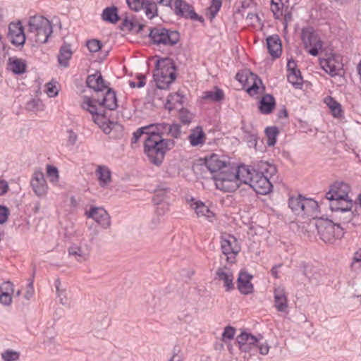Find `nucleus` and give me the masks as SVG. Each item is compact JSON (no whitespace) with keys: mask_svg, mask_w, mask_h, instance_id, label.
<instances>
[{"mask_svg":"<svg viewBox=\"0 0 361 361\" xmlns=\"http://www.w3.org/2000/svg\"><path fill=\"white\" fill-rule=\"evenodd\" d=\"M102 20L111 23H116L118 21L119 17L116 6L107 7L104 9L102 14Z\"/></svg>","mask_w":361,"mask_h":361,"instance_id":"f704fd0d","label":"nucleus"},{"mask_svg":"<svg viewBox=\"0 0 361 361\" xmlns=\"http://www.w3.org/2000/svg\"><path fill=\"white\" fill-rule=\"evenodd\" d=\"M33 294H34L33 281L31 280L27 285V290H26L24 296L27 300H30L33 296Z\"/></svg>","mask_w":361,"mask_h":361,"instance_id":"774afa93","label":"nucleus"},{"mask_svg":"<svg viewBox=\"0 0 361 361\" xmlns=\"http://www.w3.org/2000/svg\"><path fill=\"white\" fill-rule=\"evenodd\" d=\"M221 0H212V4L209 8L211 18H214L221 7Z\"/></svg>","mask_w":361,"mask_h":361,"instance_id":"09e8293b","label":"nucleus"},{"mask_svg":"<svg viewBox=\"0 0 361 361\" xmlns=\"http://www.w3.org/2000/svg\"><path fill=\"white\" fill-rule=\"evenodd\" d=\"M179 118L183 123L188 125L191 122L193 115L188 111L182 109L179 113Z\"/></svg>","mask_w":361,"mask_h":361,"instance_id":"864d4df0","label":"nucleus"},{"mask_svg":"<svg viewBox=\"0 0 361 361\" xmlns=\"http://www.w3.org/2000/svg\"><path fill=\"white\" fill-rule=\"evenodd\" d=\"M302 207V213L301 214H305L307 216H313L317 212L318 209V204L316 201L311 199H306L303 197Z\"/></svg>","mask_w":361,"mask_h":361,"instance_id":"473e14b6","label":"nucleus"},{"mask_svg":"<svg viewBox=\"0 0 361 361\" xmlns=\"http://www.w3.org/2000/svg\"><path fill=\"white\" fill-rule=\"evenodd\" d=\"M235 333V329L230 326H226L222 334L223 341H226V339L231 340L233 338Z\"/></svg>","mask_w":361,"mask_h":361,"instance_id":"4d7b16f0","label":"nucleus"},{"mask_svg":"<svg viewBox=\"0 0 361 361\" xmlns=\"http://www.w3.org/2000/svg\"><path fill=\"white\" fill-rule=\"evenodd\" d=\"M0 302L4 305H10L12 302V298L8 292H2L0 295Z\"/></svg>","mask_w":361,"mask_h":361,"instance_id":"680f3d73","label":"nucleus"},{"mask_svg":"<svg viewBox=\"0 0 361 361\" xmlns=\"http://www.w3.org/2000/svg\"><path fill=\"white\" fill-rule=\"evenodd\" d=\"M256 348L259 349V352L262 355H266L269 353V345L267 341H263V337L259 335V343L256 345Z\"/></svg>","mask_w":361,"mask_h":361,"instance_id":"8fccbe9b","label":"nucleus"},{"mask_svg":"<svg viewBox=\"0 0 361 361\" xmlns=\"http://www.w3.org/2000/svg\"><path fill=\"white\" fill-rule=\"evenodd\" d=\"M99 185L106 187L111 181V173L110 169L105 166H99L96 169Z\"/></svg>","mask_w":361,"mask_h":361,"instance_id":"bb28decb","label":"nucleus"},{"mask_svg":"<svg viewBox=\"0 0 361 361\" xmlns=\"http://www.w3.org/2000/svg\"><path fill=\"white\" fill-rule=\"evenodd\" d=\"M303 197L299 195L296 197H290L288 201V206L296 214H301Z\"/></svg>","mask_w":361,"mask_h":361,"instance_id":"58836bf2","label":"nucleus"},{"mask_svg":"<svg viewBox=\"0 0 361 361\" xmlns=\"http://www.w3.org/2000/svg\"><path fill=\"white\" fill-rule=\"evenodd\" d=\"M88 219H94L102 228L107 229L111 226V218L107 212L102 207H92L85 212Z\"/></svg>","mask_w":361,"mask_h":361,"instance_id":"ddd939ff","label":"nucleus"},{"mask_svg":"<svg viewBox=\"0 0 361 361\" xmlns=\"http://www.w3.org/2000/svg\"><path fill=\"white\" fill-rule=\"evenodd\" d=\"M247 174V166H240L236 168L230 165L214 174L213 179L217 189L231 192L236 190L243 183L245 176Z\"/></svg>","mask_w":361,"mask_h":361,"instance_id":"7ed1b4c3","label":"nucleus"},{"mask_svg":"<svg viewBox=\"0 0 361 361\" xmlns=\"http://www.w3.org/2000/svg\"><path fill=\"white\" fill-rule=\"evenodd\" d=\"M214 279L222 281L226 291H230L234 288L233 272L226 266L217 269Z\"/></svg>","mask_w":361,"mask_h":361,"instance_id":"a211bd4d","label":"nucleus"},{"mask_svg":"<svg viewBox=\"0 0 361 361\" xmlns=\"http://www.w3.org/2000/svg\"><path fill=\"white\" fill-rule=\"evenodd\" d=\"M276 105L275 99L271 94L264 95L259 102V110L264 114H270Z\"/></svg>","mask_w":361,"mask_h":361,"instance_id":"c85d7f7f","label":"nucleus"},{"mask_svg":"<svg viewBox=\"0 0 361 361\" xmlns=\"http://www.w3.org/2000/svg\"><path fill=\"white\" fill-rule=\"evenodd\" d=\"M279 129L275 126L267 127L265 133L267 137V145L274 146L276 142V137L279 135Z\"/></svg>","mask_w":361,"mask_h":361,"instance_id":"ea45409f","label":"nucleus"},{"mask_svg":"<svg viewBox=\"0 0 361 361\" xmlns=\"http://www.w3.org/2000/svg\"><path fill=\"white\" fill-rule=\"evenodd\" d=\"M235 78L241 83L247 85V92L252 96L257 93L259 85L262 84L261 79L257 75L250 71L243 73H238L236 74Z\"/></svg>","mask_w":361,"mask_h":361,"instance_id":"9b49d317","label":"nucleus"},{"mask_svg":"<svg viewBox=\"0 0 361 361\" xmlns=\"http://www.w3.org/2000/svg\"><path fill=\"white\" fill-rule=\"evenodd\" d=\"M259 336L258 337L247 332H242L237 336V342L241 351L250 352L256 349V345L259 343Z\"/></svg>","mask_w":361,"mask_h":361,"instance_id":"f3484780","label":"nucleus"},{"mask_svg":"<svg viewBox=\"0 0 361 361\" xmlns=\"http://www.w3.org/2000/svg\"><path fill=\"white\" fill-rule=\"evenodd\" d=\"M99 106L100 107L104 106L109 110L116 109L118 106L116 92L111 88H108L102 99H99Z\"/></svg>","mask_w":361,"mask_h":361,"instance_id":"a878e982","label":"nucleus"},{"mask_svg":"<svg viewBox=\"0 0 361 361\" xmlns=\"http://www.w3.org/2000/svg\"><path fill=\"white\" fill-rule=\"evenodd\" d=\"M332 211L350 212L353 202L350 198L342 200L331 201L329 204Z\"/></svg>","mask_w":361,"mask_h":361,"instance_id":"7c9ffc66","label":"nucleus"},{"mask_svg":"<svg viewBox=\"0 0 361 361\" xmlns=\"http://www.w3.org/2000/svg\"><path fill=\"white\" fill-rule=\"evenodd\" d=\"M164 192L162 190L157 191L153 197V201L157 205L156 212L159 215L164 214L169 209V204L164 202Z\"/></svg>","mask_w":361,"mask_h":361,"instance_id":"cd10ccee","label":"nucleus"},{"mask_svg":"<svg viewBox=\"0 0 361 361\" xmlns=\"http://www.w3.org/2000/svg\"><path fill=\"white\" fill-rule=\"evenodd\" d=\"M148 131V128L147 126L140 128L133 133V136L132 138V143H136L140 137L142 135H145V138L147 137V133Z\"/></svg>","mask_w":361,"mask_h":361,"instance_id":"5fc2aeb1","label":"nucleus"},{"mask_svg":"<svg viewBox=\"0 0 361 361\" xmlns=\"http://www.w3.org/2000/svg\"><path fill=\"white\" fill-rule=\"evenodd\" d=\"M204 133L202 130L194 132L192 131L191 134L189 135V140L192 146H197L200 144H202L204 142Z\"/></svg>","mask_w":361,"mask_h":361,"instance_id":"79ce46f5","label":"nucleus"},{"mask_svg":"<svg viewBox=\"0 0 361 361\" xmlns=\"http://www.w3.org/2000/svg\"><path fill=\"white\" fill-rule=\"evenodd\" d=\"M39 101L38 99H31L26 104V109L29 111H35L38 109Z\"/></svg>","mask_w":361,"mask_h":361,"instance_id":"69168bd1","label":"nucleus"},{"mask_svg":"<svg viewBox=\"0 0 361 361\" xmlns=\"http://www.w3.org/2000/svg\"><path fill=\"white\" fill-rule=\"evenodd\" d=\"M61 282L59 279L55 281V286L56 289L57 296L59 298L60 303L63 305L68 303V298L67 297L66 290L60 288Z\"/></svg>","mask_w":361,"mask_h":361,"instance_id":"c03bdc74","label":"nucleus"},{"mask_svg":"<svg viewBox=\"0 0 361 361\" xmlns=\"http://www.w3.org/2000/svg\"><path fill=\"white\" fill-rule=\"evenodd\" d=\"M69 257L78 262H84L89 259L91 252V246L85 240L74 243L68 249Z\"/></svg>","mask_w":361,"mask_h":361,"instance_id":"9d476101","label":"nucleus"},{"mask_svg":"<svg viewBox=\"0 0 361 361\" xmlns=\"http://www.w3.org/2000/svg\"><path fill=\"white\" fill-rule=\"evenodd\" d=\"M167 123H161L147 126L148 131L145 138V152L151 162L159 165L164 158L166 152L171 149L175 142L171 139H164L161 136L168 132Z\"/></svg>","mask_w":361,"mask_h":361,"instance_id":"f257e3e1","label":"nucleus"},{"mask_svg":"<svg viewBox=\"0 0 361 361\" xmlns=\"http://www.w3.org/2000/svg\"><path fill=\"white\" fill-rule=\"evenodd\" d=\"M287 78L288 82L295 88L300 89L302 87L303 80L300 71H293V72L288 73Z\"/></svg>","mask_w":361,"mask_h":361,"instance_id":"4c0bfd02","label":"nucleus"},{"mask_svg":"<svg viewBox=\"0 0 361 361\" xmlns=\"http://www.w3.org/2000/svg\"><path fill=\"white\" fill-rule=\"evenodd\" d=\"M323 68L326 73H329L331 75L337 74V69L335 66L332 64V61L330 60H326L323 65Z\"/></svg>","mask_w":361,"mask_h":361,"instance_id":"6e6d98bb","label":"nucleus"},{"mask_svg":"<svg viewBox=\"0 0 361 361\" xmlns=\"http://www.w3.org/2000/svg\"><path fill=\"white\" fill-rule=\"evenodd\" d=\"M153 77L159 89L168 88L176 78L173 61L169 58L157 60Z\"/></svg>","mask_w":361,"mask_h":361,"instance_id":"39448f33","label":"nucleus"},{"mask_svg":"<svg viewBox=\"0 0 361 361\" xmlns=\"http://www.w3.org/2000/svg\"><path fill=\"white\" fill-rule=\"evenodd\" d=\"M324 102L329 106L334 117L338 118L341 116V106L337 101L331 97H327L324 99Z\"/></svg>","mask_w":361,"mask_h":361,"instance_id":"c9c22d12","label":"nucleus"},{"mask_svg":"<svg viewBox=\"0 0 361 361\" xmlns=\"http://www.w3.org/2000/svg\"><path fill=\"white\" fill-rule=\"evenodd\" d=\"M94 122L99 126L105 134H109L114 129L121 128V126L117 122L105 121L104 116V119H99L98 121L97 118H94Z\"/></svg>","mask_w":361,"mask_h":361,"instance_id":"72a5a7b5","label":"nucleus"},{"mask_svg":"<svg viewBox=\"0 0 361 361\" xmlns=\"http://www.w3.org/2000/svg\"><path fill=\"white\" fill-rule=\"evenodd\" d=\"M4 361H17L20 358V353L13 350H6L1 353Z\"/></svg>","mask_w":361,"mask_h":361,"instance_id":"a18cd8bd","label":"nucleus"},{"mask_svg":"<svg viewBox=\"0 0 361 361\" xmlns=\"http://www.w3.org/2000/svg\"><path fill=\"white\" fill-rule=\"evenodd\" d=\"M221 249L222 253L226 257V261L233 264L235 257L240 251V247L237 239L232 235L223 233L221 236Z\"/></svg>","mask_w":361,"mask_h":361,"instance_id":"1a4fd4ad","label":"nucleus"},{"mask_svg":"<svg viewBox=\"0 0 361 361\" xmlns=\"http://www.w3.org/2000/svg\"><path fill=\"white\" fill-rule=\"evenodd\" d=\"M86 83L88 87L94 90L95 92H102L107 88L101 73L98 72L88 75Z\"/></svg>","mask_w":361,"mask_h":361,"instance_id":"393cba45","label":"nucleus"},{"mask_svg":"<svg viewBox=\"0 0 361 361\" xmlns=\"http://www.w3.org/2000/svg\"><path fill=\"white\" fill-rule=\"evenodd\" d=\"M73 52L71 46L67 44H63L58 55L59 63L63 67H67L69 65V60L72 56Z\"/></svg>","mask_w":361,"mask_h":361,"instance_id":"c756f323","label":"nucleus"},{"mask_svg":"<svg viewBox=\"0 0 361 361\" xmlns=\"http://www.w3.org/2000/svg\"><path fill=\"white\" fill-rule=\"evenodd\" d=\"M68 133V142L70 145H74L77 141L78 136L73 130L70 129L67 131Z\"/></svg>","mask_w":361,"mask_h":361,"instance_id":"338daca9","label":"nucleus"},{"mask_svg":"<svg viewBox=\"0 0 361 361\" xmlns=\"http://www.w3.org/2000/svg\"><path fill=\"white\" fill-rule=\"evenodd\" d=\"M267 49L269 54L274 58H279L282 53L281 42L277 35L267 38Z\"/></svg>","mask_w":361,"mask_h":361,"instance_id":"5701e85b","label":"nucleus"},{"mask_svg":"<svg viewBox=\"0 0 361 361\" xmlns=\"http://www.w3.org/2000/svg\"><path fill=\"white\" fill-rule=\"evenodd\" d=\"M123 25L127 30L136 33H139L145 27V25L142 24H140L137 22H133L127 19L123 21Z\"/></svg>","mask_w":361,"mask_h":361,"instance_id":"37998d69","label":"nucleus"},{"mask_svg":"<svg viewBox=\"0 0 361 361\" xmlns=\"http://www.w3.org/2000/svg\"><path fill=\"white\" fill-rule=\"evenodd\" d=\"M315 226L321 239L326 243H331L336 239H341L344 235V228L331 221L318 220Z\"/></svg>","mask_w":361,"mask_h":361,"instance_id":"423d86ee","label":"nucleus"},{"mask_svg":"<svg viewBox=\"0 0 361 361\" xmlns=\"http://www.w3.org/2000/svg\"><path fill=\"white\" fill-rule=\"evenodd\" d=\"M126 1L130 9L138 11L142 9L146 0H126Z\"/></svg>","mask_w":361,"mask_h":361,"instance_id":"3c124183","label":"nucleus"},{"mask_svg":"<svg viewBox=\"0 0 361 361\" xmlns=\"http://www.w3.org/2000/svg\"><path fill=\"white\" fill-rule=\"evenodd\" d=\"M9 214V209L6 207L0 205V224L7 221Z\"/></svg>","mask_w":361,"mask_h":361,"instance_id":"e2e57ef3","label":"nucleus"},{"mask_svg":"<svg viewBox=\"0 0 361 361\" xmlns=\"http://www.w3.org/2000/svg\"><path fill=\"white\" fill-rule=\"evenodd\" d=\"M252 277V275L245 271L240 272L237 279V287L242 294L249 295L253 292L254 287L251 283Z\"/></svg>","mask_w":361,"mask_h":361,"instance_id":"4be33fe9","label":"nucleus"},{"mask_svg":"<svg viewBox=\"0 0 361 361\" xmlns=\"http://www.w3.org/2000/svg\"><path fill=\"white\" fill-rule=\"evenodd\" d=\"M247 142L250 147H255L257 142V135L255 133L249 134L247 137Z\"/></svg>","mask_w":361,"mask_h":361,"instance_id":"0e129e2a","label":"nucleus"},{"mask_svg":"<svg viewBox=\"0 0 361 361\" xmlns=\"http://www.w3.org/2000/svg\"><path fill=\"white\" fill-rule=\"evenodd\" d=\"M47 176L49 178V180L51 183H56L59 180V171L57 168L48 165L47 167Z\"/></svg>","mask_w":361,"mask_h":361,"instance_id":"de8ad7c7","label":"nucleus"},{"mask_svg":"<svg viewBox=\"0 0 361 361\" xmlns=\"http://www.w3.org/2000/svg\"><path fill=\"white\" fill-rule=\"evenodd\" d=\"M87 47L90 52H97L102 48V43L97 39H91L87 42Z\"/></svg>","mask_w":361,"mask_h":361,"instance_id":"603ef678","label":"nucleus"},{"mask_svg":"<svg viewBox=\"0 0 361 361\" xmlns=\"http://www.w3.org/2000/svg\"><path fill=\"white\" fill-rule=\"evenodd\" d=\"M350 187L344 182H336L334 183L329 191L326 194V198L330 201L342 200L349 199Z\"/></svg>","mask_w":361,"mask_h":361,"instance_id":"f8f14e48","label":"nucleus"},{"mask_svg":"<svg viewBox=\"0 0 361 361\" xmlns=\"http://www.w3.org/2000/svg\"><path fill=\"white\" fill-rule=\"evenodd\" d=\"M27 37L37 44H44L51 35V22L42 16H35L28 20Z\"/></svg>","mask_w":361,"mask_h":361,"instance_id":"20e7f679","label":"nucleus"},{"mask_svg":"<svg viewBox=\"0 0 361 361\" xmlns=\"http://www.w3.org/2000/svg\"><path fill=\"white\" fill-rule=\"evenodd\" d=\"M178 319L179 321L189 324L192 321L193 315L192 310H185L178 313Z\"/></svg>","mask_w":361,"mask_h":361,"instance_id":"49530a36","label":"nucleus"},{"mask_svg":"<svg viewBox=\"0 0 361 361\" xmlns=\"http://www.w3.org/2000/svg\"><path fill=\"white\" fill-rule=\"evenodd\" d=\"M30 184L34 192L39 197L44 196L48 190V185L42 171H36L33 173Z\"/></svg>","mask_w":361,"mask_h":361,"instance_id":"dca6fc26","label":"nucleus"},{"mask_svg":"<svg viewBox=\"0 0 361 361\" xmlns=\"http://www.w3.org/2000/svg\"><path fill=\"white\" fill-rule=\"evenodd\" d=\"M230 163L221 159L216 154H212L209 157L205 159V166L212 173H217L226 169V166H230Z\"/></svg>","mask_w":361,"mask_h":361,"instance_id":"6ab92c4d","label":"nucleus"},{"mask_svg":"<svg viewBox=\"0 0 361 361\" xmlns=\"http://www.w3.org/2000/svg\"><path fill=\"white\" fill-rule=\"evenodd\" d=\"M190 207L195 210L198 217L204 218L209 221H213L214 219V212L202 202L197 201L193 202L190 204Z\"/></svg>","mask_w":361,"mask_h":361,"instance_id":"b1692460","label":"nucleus"},{"mask_svg":"<svg viewBox=\"0 0 361 361\" xmlns=\"http://www.w3.org/2000/svg\"><path fill=\"white\" fill-rule=\"evenodd\" d=\"M149 37L154 44L163 46H173L180 39L179 32L163 27L149 29Z\"/></svg>","mask_w":361,"mask_h":361,"instance_id":"0eeeda50","label":"nucleus"},{"mask_svg":"<svg viewBox=\"0 0 361 361\" xmlns=\"http://www.w3.org/2000/svg\"><path fill=\"white\" fill-rule=\"evenodd\" d=\"M301 39L305 50L312 56H316L322 49L323 42L312 27H307L302 30Z\"/></svg>","mask_w":361,"mask_h":361,"instance_id":"6e6552de","label":"nucleus"},{"mask_svg":"<svg viewBox=\"0 0 361 361\" xmlns=\"http://www.w3.org/2000/svg\"><path fill=\"white\" fill-rule=\"evenodd\" d=\"M8 37L11 42L16 46H22L25 44L26 36L23 27L20 21L11 23L8 26Z\"/></svg>","mask_w":361,"mask_h":361,"instance_id":"2eb2a0df","label":"nucleus"},{"mask_svg":"<svg viewBox=\"0 0 361 361\" xmlns=\"http://www.w3.org/2000/svg\"><path fill=\"white\" fill-rule=\"evenodd\" d=\"M46 92L49 97H54L58 94L59 90L56 85H54L52 82H49L47 84Z\"/></svg>","mask_w":361,"mask_h":361,"instance_id":"052dcab7","label":"nucleus"},{"mask_svg":"<svg viewBox=\"0 0 361 361\" xmlns=\"http://www.w3.org/2000/svg\"><path fill=\"white\" fill-rule=\"evenodd\" d=\"M142 9L145 10L146 16L149 19H152L157 15V6L155 2L146 1Z\"/></svg>","mask_w":361,"mask_h":361,"instance_id":"a19ab883","label":"nucleus"},{"mask_svg":"<svg viewBox=\"0 0 361 361\" xmlns=\"http://www.w3.org/2000/svg\"><path fill=\"white\" fill-rule=\"evenodd\" d=\"M202 98L212 102H220L224 99V94L223 90L219 88H216L215 91L204 92Z\"/></svg>","mask_w":361,"mask_h":361,"instance_id":"e433bc0d","label":"nucleus"},{"mask_svg":"<svg viewBox=\"0 0 361 361\" xmlns=\"http://www.w3.org/2000/svg\"><path fill=\"white\" fill-rule=\"evenodd\" d=\"M274 306L279 312L288 313V298L286 289L283 286L276 287L274 290Z\"/></svg>","mask_w":361,"mask_h":361,"instance_id":"aec40b11","label":"nucleus"},{"mask_svg":"<svg viewBox=\"0 0 361 361\" xmlns=\"http://www.w3.org/2000/svg\"><path fill=\"white\" fill-rule=\"evenodd\" d=\"M173 6L174 12L177 16L185 18L202 21V17H199L195 12L193 8L187 2L183 0H175Z\"/></svg>","mask_w":361,"mask_h":361,"instance_id":"4468645a","label":"nucleus"},{"mask_svg":"<svg viewBox=\"0 0 361 361\" xmlns=\"http://www.w3.org/2000/svg\"><path fill=\"white\" fill-rule=\"evenodd\" d=\"M96 103L99 104V99H93L90 97H85L81 107L89 111L92 115L93 119L97 118V121L104 119L105 111L102 109L100 106L98 108L95 104Z\"/></svg>","mask_w":361,"mask_h":361,"instance_id":"412c9836","label":"nucleus"},{"mask_svg":"<svg viewBox=\"0 0 361 361\" xmlns=\"http://www.w3.org/2000/svg\"><path fill=\"white\" fill-rule=\"evenodd\" d=\"M8 66L10 70L15 74H23L26 70L25 61L21 59L9 58Z\"/></svg>","mask_w":361,"mask_h":361,"instance_id":"2f4dec72","label":"nucleus"},{"mask_svg":"<svg viewBox=\"0 0 361 361\" xmlns=\"http://www.w3.org/2000/svg\"><path fill=\"white\" fill-rule=\"evenodd\" d=\"M137 80H140V82H135L134 81H131L130 80L129 81V85L130 87L132 88H134V87H142L145 86V76L142 74H139L137 76Z\"/></svg>","mask_w":361,"mask_h":361,"instance_id":"bf43d9fd","label":"nucleus"},{"mask_svg":"<svg viewBox=\"0 0 361 361\" xmlns=\"http://www.w3.org/2000/svg\"><path fill=\"white\" fill-rule=\"evenodd\" d=\"M168 133L170 134L173 137L178 138L180 135V126L178 124L169 126Z\"/></svg>","mask_w":361,"mask_h":361,"instance_id":"13d9d810","label":"nucleus"},{"mask_svg":"<svg viewBox=\"0 0 361 361\" xmlns=\"http://www.w3.org/2000/svg\"><path fill=\"white\" fill-rule=\"evenodd\" d=\"M257 167V170L247 167L248 174L245 176L243 183L247 185L257 194L267 195L272 188L269 177L276 174V169L275 166L262 161L258 164Z\"/></svg>","mask_w":361,"mask_h":361,"instance_id":"f03ea898","label":"nucleus"}]
</instances>
